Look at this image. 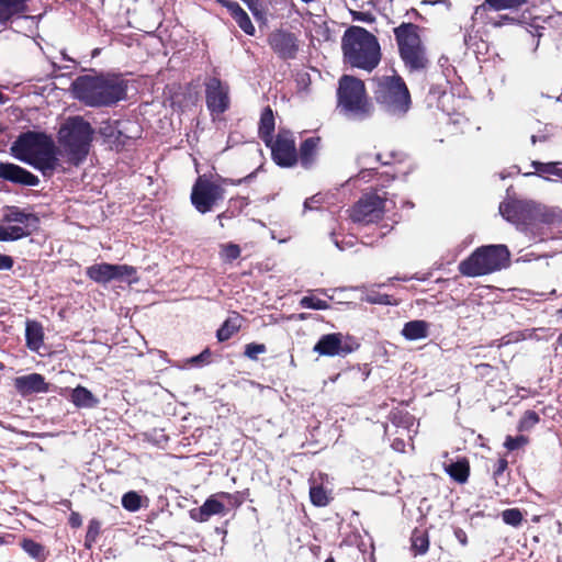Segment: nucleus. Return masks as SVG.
I'll return each mask as SVG.
<instances>
[{
  "mask_svg": "<svg viewBox=\"0 0 562 562\" xmlns=\"http://www.w3.org/2000/svg\"><path fill=\"white\" fill-rule=\"evenodd\" d=\"M25 344L30 350L38 352L44 344V330L41 323L36 321L26 322Z\"/></svg>",
  "mask_w": 562,
  "mask_h": 562,
  "instance_id": "a878e982",
  "label": "nucleus"
},
{
  "mask_svg": "<svg viewBox=\"0 0 562 562\" xmlns=\"http://www.w3.org/2000/svg\"><path fill=\"white\" fill-rule=\"evenodd\" d=\"M419 31L420 27L411 22H403L393 30L400 57L409 72L424 70L429 64Z\"/></svg>",
  "mask_w": 562,
  "mask_h": 562,
  "instance_id": "423d86ee",
  "label": "nucleus"
},
{
  "mask_svg": "<svg viewBox=\"0 0 562 562\" xmlns=\"http://www.w3.org/2000/svg\"><path fill=\"white\" fill-rule=\"evenodd\" d=\"M235 216H236L235 210H232L231 206H228L224 212H222L217 215V220L220 221V226L224 227L223 220H232Z\"/></svg>",
  "mask_w": 562,
  "mask_h": 562,
  "instance_id": "052dcab7",
  "label": "nucleus"
},
{
  "mask_svg": "<svg viewBox=\"0 0 562 562\" xmlns=\"http://www.w3.org/2000/svg\"><path fill=\"white\" fill-rule=\"evenodd\" d=\"M544 140H546V136L531 135V143L532 144H536L537 142H544Z\"/></svg>",
  "mask_w": 562,
  "mask_h": 562,
  "instance_id": "69168bd1",
  "label": "nucleus"
},
{
  "mask_svg": "<svg viewBox=\"0 0 562 562\" xmlns=\"http://www.w3.org/2000/svg\"><path fill=\"white\" fill-rule=\"evenodd\" d=\"M501 215L517 226H528L536 221L553 223L555 215L544 207L536 206L530 202L507 201L499 205Z\"/></svg>",
  "mask_w": 562,
  "mask_h": 562,
  "instance_id": "1a4fd4ad",
  "label": "nucleus"
},
{
  "mask_svg": "<svg viewBox=\"0 0 562 562\" xmlns=\"http://www.w3.org/2000/svg\"><path fill=\"white\" fill-rule=\"evenodd\" d=\"M429 549V536L427 530L415 528L411 536V550L415 557L427 553Z\"/></svg>",
  "mask_w": 562,
  "mask_h": 562,
  "instance_id": "473e14b6",
  "label": "nucleus"
},
{
  "mask_svg": "<svg viewBox=\"0 0 562 562\" xmlns=\"http://www.w3.org/2000/svg\"><path fill=\"white\" fill-rule=\"evenodd\" d=\"M267 352L265 344L250 342L245 346L244 355L250 360H258V355Z\"/></svg>",
  "mask_w": 562,
  "mask_h": 562,
  "instance_id": "37998d69",
  "label": "nucleus"
},
{
  "mask_svg": "<svg viewBox=\"0 0 562 562\" xmlns=\"http://www.w3.org/2000/svg\"><path fill=\"white\" fill-rule=\"evenodd\" d=\"M13 385L15 391L22 397H27L37 393H47L49 391V384L40 373H30L26 375L16 376L13 380Z\"/></svg>",
  "mask_w": 562,
  "mask_h": 562,
  "instance_id": "a211bd4d",
  "label": "nucleus"
},
{
  "mask_svg": "<svg viewBox=\"0 0 562 562\" xmlns=\"http://www.w3.org/2000/svg\"><path fill=\"white\" fill-rule=\"evenodd\" d=\"M13 265L14 260L11 256L0 254V270H11Z\"/></svg>",
  "mask_w": 562,
  "mask_h": 562,
  "instance_id": "13d9d810",
  "label": "nucleus"
},
{
  "mask_svg": "<svg viewBox=\"0 0 562 562\" xmlns=\"http://www.w3.org/2000/svg\"><path fill=\"white\" fill-rule=\"evenodd\" d=\"M513 22H520L518 14L508 15V14L497 13L496 15H494V20H493L494 26H501L506 23H513Z\"/></svg>",
  "mask_w": 562,
  "mask_h": 562,
  "instance_id": "603ef678",
  "label": "nucleus"
},
{
  "mask_svg": "<svg viewBox=\"0 0 562 562\" xmlns=\"http://www.w3.org/2000/svg\"><path fill=\"white\" fill-rule=\"evenodd\" d=\"M527 438L525 436H517V437H507L505 440V447L513 451L516 449H519L524 445H526Z\"/></svg>",
  "mask_w": 562,
  "mask_h": 562,
  "instance_id": "3c124183",
  "label": "nucleus"
},
{
  "mask_svg": "<svg viewBox=\"0 0 562 562\" xmlns=\"http://www.w3.org/2000/svg\"><path fill=\"white\" fill-rule=\"evenodd\" d=\"M446 473L459 484L468 482L470 476V462L467 458H460L457 461H451L443 464Z\"/></svg>",
  "mask_w": 562,
  "mask_h": 562,
  "instance_id": "393cba45",
  "label": "nucleus"
},
{
  "mask_svg": "<svg viewBox=\"0 0 562 562\" xmlns=\"http://www.w3.org/2000/svg\"><path fill=\"white\" fill-rule=\"evenodd\" d=\"M30 0H0V24L7 25L14 19L26 18Z\"/></svg>",
  "mask_w": 562,
  "mask_h": 562,
  "instance_id": "412c9836",
  "label": "nucleus"
},
{
  "mask_svg": "<svg viewBox=\"0 0 562 562\" xmlns=\"http://www.w3.org/2000/svg\"><path fill=\"white\" fill-rule=\"evenodd\" d=\"M300 305L304 308H312L317 311H324L329 308V304L327 301L315 297V296H304L300 301Z\"/></svg>",
  "mask_w": 562,
  "mask_h": 562,
  "instance_id": "ea45409f",
  "label": "nucleus"
},
{
  "mask_svg": "<svg viewBox=\"0 0 562 562\" xmlns=\"http://www.w3.org/2000/svg\"><path fill=\"white\" fill-rule=\"evenodd\" d=\"M476 34L479 37V41L474 43L475 45V53L477 55H485L490 50V33L488 30H476Z\"/></svg>",
  "mask_w": 562,
  "mask_h": 562,
  "instance_id": "58836bf2",
  "label": "nucleus"
},
{
  "mask_svg": "<svg viewBox=\"0 0 562 562\" xmlns=\"http://www.w3.org/2000/svg\"><path fill=\"white\" fill-rule=\"evenodd\" d=\"M86 276L95 283L106 284L111 281H137V270L128 265L94 263L86 269Z\"/></svg>",
  "mask_w": 562,
  "mask_h": 562,
  "instance_id": "9d476101",
  "label": "nucleus"
},
{
  "mask_svg": "<svg viewBox=\"0 0 562 562\" xmlns=\"http://www.w3.org/2000/svg\"><path fill=\"white\" fill-rule=\"evenodd\" d=\"M510 262V254L506 246L494 245V271L507 268Z\"/></svg>",
  "mask_w": 562,
  "mask_h": 562,
  "instance_id": "72a5a7b5",
  "label": "nucleus"
},
{
  "mask_svg": "<svg viewBox=\"0 0 562 562\" xmlns=\"http://www.w3.org/2000/svg\"><path fill=\"white\" fill-rule=\"evenodd\" d=\"M20 547L36 562H45L49 555V550L44 544L31 538H23L20 541Z\"/></svg>",
  "mask_w": 562,
  "mask_h": 562,
  "instance_id": "7c9ffc66",
  "label": "nucleus"
},
{
  "mask_svg": "<svg viewBox=\"0 0 562 562\" xmlns=\"http://www.w3.org/2000/svg\"><path fill=\"white\" fill-rule=\"evenodd\" d=\"M520 391L526 392L525 389L519 390L514 384H512L509 387H506V390H497V401L503 404L516 397H524L525 395L519 394Z\"/></svg>",
  "mask_w": 562,
  "mask_h": 562,
  "instance_id": "a19ab883",
  "label": "nucleus"
},
{
  "mask_svg": "<svg viewBox=\"0 0 562 562\" xmlns=\"http://www.w3.org/2000/svg\"><path fill=\"white\" fill-rule=\"evenodd\" d=\"M217 494L210 496L198 509L191 510V518L199 522L207 521L212 516L225 513V505L218 501Z\"/></svg>",
  "mask_w": 562,
  "mask_h": 562,
  "instance_id": "4be33fe9",
  "label": "nucleus"
},
{
  "mask_svg": "<svg viewBox=\"0 0 562 562\" xmlns=\"http://www.w3.org/2000/svg\"><path fill=\"white\" fill-rule=\"evenodd\" d=\"M122 506L128 512H137L142 507V497L135 491H130L122 496Z\"/></svg>",
  "mask_w": 562,
  "mask_h": 562,
  "instance_id": "4c0bfd02",
  "label": "nucleus"
},
{
  "mask_svg": "<svg viewBox=\"0 0 562 562\" xmlns=\"http://www.w3.org/2000/svg\"><path fill=\"white\" fill-rule=\"evenodd\" d=\"M94 131L82 116L68 117L58 131V142L64 148L68 161L75 166L86 160Z\"/></svg>",
  "mask_w": 562,
  "mask_h": 562,
  "instance_id": "39448f33",
  "label": "nucleus"
},
{
  "mask_svg": "<svg viewBox=\"0 0 562 562\" xmlns=\"http://www.w3.org/2000/svg\"><path fill=\"white\" fill-rule=\"evenodd\" d=\"M247 200L246 198H241V196H237V198H232L229 200V206L232 210H235L236 212V215L239 214L241 212V210L247 205Z\"/></svg>",
  "mask_w": 562,
  "mask_h": 562,
  "instance_id": "6e6d98bb",
  "label": "nucleus"
},
{
  "mask_svg": "<svg viewBox=\"0 0 562 562\" xmlns=\"http://www.w3.org/2000/svg\"><path fill=\"white\" fill-rule=\"evenodd\" d=\"M502 519L506 525L517 527L522 520V514L517 508L506 509L502 513Z\"/></svg>",
  "mask_w": 562,
  "mask_h": 562,
  "instance_id": "79ce46f5",
  "label": "nucleus"
},
{
  "mask_svg": "<svg viewBox=\"0 0 562 562\" xmlns=\"http://www.w3.org/2000/svg\"><path fill=\"white\" fill-rule=\"evenodd\" d=\"M344 60L353 68L372 71L381 60L378 38L367 29L349 26L341 38Z\"/></svg>",
  "mask_w": 562,
  "mask_h": 562,
  "instance_id": "7ed1b4c3",
  "label": "nucleus"
},
{
  "mask_svg": "<svg viewBox=\"0 0 562 562\" xmlns=\"http://www.w3.org/2000/svg\"><path fill=\"white\" fill-rule=\"evenodd\" d=\"M531 166L533 167L535 171L532 172H526L524 176L530 177V176H538L544 180L548 181H554L557 179H560L562 181V162L555 161V162H541L533 160L531 162Z\"/></svg>",
  "mask_w": 562,
  "mask_h": 562,
  "instance_id": "5701e85b",
  "label": "nucleus"
},
{
  "mask_svg": "<svg viewBox=\"0 0 562 562\" xmlns=\"http://www.w3.org/2000/svg\"><path fill=\"white\" fill-rule=\"evenodd\" d=\"M101 533V522L98 519H91L85 537V548L91 549Z\"/></svg>",
  "mask_w": 562,
  "mask_h": 562,
  "instance_id": "c9c22d12",
  "label": "nucleus"
},
{
  "mask_svg": "<svg viewBox=\"0 0 562 562\" xmlns=\"http://www.w3.org/2000/svg\"><path fill=\"white\" fill-rule=\"evenodd\" d=\"M272 52L282 60H291L297 57L301 47L299 37L283 29L272 31L267 38Z\"/></svg>",
  "mask_w": 562,
  "mask_h": 562,
  "instance_id": "4468645a",
  "label": "nucleus"
},
{
  "mask_svg": "<svg viewBox=\"0 0 562 562\" xmlns=\"http://www.w3.org/2000/svg\"><path fill=\"white\" fill-rule=\"evenodd\" d=\"M5 228H7V233H8V237L10 239V241L27 237L33 233L32 229L23 228L22 226H19V225H12V226H8Z\"/></svg>",
  "mask_w": 562,
  "mask_h": 562,
  "instance_id": "c03bdc74",
  "label": "nucleus"
},
{
  "mask_svg": "<svg viewBox=\"0 0 562 562\" xmlns=\"http://www.w3.org/2000/svg\"><path fill=\"white\" fill-rule=\"evenodd\" d=\"M538 422V414L533 411H527L519 422V428L521 430H528L532 428Z\"/></svg>",
  "mask_w": 562,
  "mask_h": 562,
  "instance_id": "a18cd8bd",
  "label": "nucleus"
},
{
  "mask_svg": "<svg viewBox=\"0 0 562 562\" xmlns=\"http://www.w3.org/2000/svg\"><path fill=\"white\" fill-rule=\"evenodd\" d=\"M367 301L372 304L392 305L395 304L393 297L389 294L375 293L368 295Z\"/></svg>",
  "mask_w": 562,
  "mask_h": 562,
  "instance_id": "09e8293b",
  "label": "nucleus"
},
{
  "mask_svg": "<svg viewBox=\"0 0 562 562\" xmlns=\"http://www.w3.org/2000/svg\"><path fill=\"white\" fill-rule=\"evenodd\" d=\"M491 8H492V0H485L483 4L476 7L474 15H473L474 23L477 24L479 20H483V15Z\"/></svg>",
  "mask_w": 562,
  "mask_h": 562,
  "instance_id": "5fc2aeb1",
  "label": "nucleus"
},
{
  "mask_svg": "<svg viewBox=\"0 0 562 562\" xmlns=\"http://www.w3.org/2000/svg\"><path fill=\"white\" fill-rule=\"evenodd\" d=\"M337 109L353 121H366L374 113V105L368 95L364 82L351 75H342L338 80Z\"/></svg>",
  "mask_w": 562,
  "mask_h": 562,
  "instance_id": "20e7f679",
  "label": "nucleus"
},
{
  "mask_svg": "<svg viewBox=\"0 0 562 562\" xmlns=\"http://www.w3.org/2000/svg\"><path fill=\"white\" fill-rule=\"evenodd\" d=\"M241 1L248 7V9L251 11V13L256 20H258V21L265 20V12L260 8V4H259V2L261 0H241Z\"/></svg>",
  "mask_w": 562,
  "mask_h": 562,
  "instance_id": "de8ad7c7",
  "label": "nucleus"
},
{
  "mask_svg": "<svg viewBox=\"0 0 562 562\" xmlns=\"http://www.w3.org/2000/svg\"><path fill=\"white\" fill-rule=\"evenodd\" d=\"M128 81L117 74L82 75L71 89L76 99L92 108L112 106L127 97Z\"/></svg>",
  "mask_w": 562,
  "mask_h": 562,
  "instance_id": "f257e3e1",
  "label": "nucleus"
},
{
  "mask_svg": "<svg viewBox=\"0 0 562 562\" xmlns=\"http://www.w3.org/2000/svg\"><path fill=\"white\" fill-rule=\"evenodd\" d=\"M241 180H234L216 175L207 177L206 175L199 176L192 187L190 200L194 209L205 214L211 212L218 201L225 198L226 186H239Z\"/></svg>",
  "mask_w": 562,
  "mask_h": 562,
  "instance_id": "6e6552de",
  "label": "nucleus"
},
{
  "mask_svg": "<svg viewBox=\"0 0 562 562\" xmlns=\"http://www.w3.org/2000/svg\"><path fill=\"white\" fill-rule=\"evenodd\" d=\"M241 254V249L239 245L234 243H227L221 245L220 257L224 262H233L237 258H239Z\"/></svg>",
  "mask_w": 562,
  "mask_h": 562,
  "instance_id": "e433bc0d",
  "label": "nucleus"
},
{
  "mask_svg": "<svg viewBox=\"0 0 562 562\" xmlns=\"http://www.w3.org/2000/svg\"><path fill=\"white\" fill-rule=\"evenodd\" d=\"M0 180L24 187H37L40 184L36 175L13 162H0Z\"/></svg>",
  "mask_w": 562,
  "mask_h": 562,
  "instance_id": "f3484780",
  "label": "nucleus"
},
{
  "mask_svg": "<svg viewBox=\"0 0 562 562\" xmlns=\"http://www.w3.org/2000/svg\"><path fill=\"white\" fill-rule=\"evenodd\" d=\"M459 271L465 277H477L492 272V245L477 248L459 263Z\"/></svg>",
  "mask_w": 562,
  "mask_h": 562,
  "instance_id": "2eb2a0df",
  "label": "nucleus"
},
{
  "mask_svg": "<svg viewBox=\"0 0 562 562\" xmlns=\"http://www.w3.org/2000/svg\"><path fill=\"white\" fill-rule=\"evenodd\" d=\"M126 127L122 121H105L99 130L100 135L116 150L125 147L132 138L126 133Z\"/></svg>",
  "mask_w": 562,
  "mask_h": 562,
  "instance_id": "6ab92c4d",
  "label": "nucleus"
},
{
  "mask_svg": "<svg viewBox=\"0 0 562 562\" xmlns=\"http://www.w3.org/2000/svg\"><path fill=\"white\" fill-rule=\"evenodd\" d=\"M68 524L71 528H79L82 525L81 515L78 512H71L68 518Z\"/></svg>",
  "mask_w": 562,
  "mask_h": 562,
  "instance_id": "bf43d9fd",
  "label": "nucleus"
},
{
  "mask_svg": "<svg viewBox=\"0 0 562 562\" xmlns=\"http://www.w3.org/2000/svg\"><path fill=\"white\" fill-rule=\"evenodd\" d=\"M216 3L222 5L227 10L232 19L237 23V25L250 36H254L256 33V29L248 15V13L240 7V4L235 0H215Z\"/></svg>",
  "mask_w": 562,
  "mask_h": 562,
  "instance_id": "aec40b11",
  "label": "nucleus"
},
{
  "mask_svg": "<svg viewBox=\"0 0 562 562\" xmlns=\"http://www.w3.org/2000/svg\"><path fill=\"white\" fill-rule=\"evenodd\" d=\"M70 401L72 404L79 408H93L99 404V400L97 396L92 394L87 387L82 385H78L75 387L70 394Z\"/></svg>",
  "mask_w": 562,
  "mask_h": 562,
  "instance_id": "c756f323",
  "label": "nucleus"
},
{
  "mask_svg": "<svg viewBox=\"0 0 562 562\" xmlns=\"http://www.w3.org/2000/svg\"><path fill=\"white\" fill-rule=\"evenodd\" d=\"M359 344L352 339L342 341L340 333L323 335L313 348V351L319 356L334 357L347 356L359 348Z\"/></svg>",
  "mask_w": 562,
  "mask_h": 562,
  "instance_id": "dca6fc26",
  "label": "nucleus"
},
{
  "mask_svg": "<svg viewBox=\"0 0 562 562\" xmlns=\"http://www.w3.org/2000/svg\"><path fill=\"white\" fill-rule=\"evenodd\" d=\"M11 154L40 170L44 177H52L59 166L57 147L53 138L43 132L21 133L11 145Z\"/></svg>",
  "mask_w": 562,
  "mask_h": 562,
  "instance_id": "f03ea898",
  "label": "nucleus"
},
{
  "mask_svg": "<svg viewBox=\"0 0 562 562\" xmlns=\"http://www.w3.org/2000/svg\"><path fill=\"white\" fill-rule=\"evenodd\" d=\"M310 498L313 505L317 507L327 506L330 497L323 485H314L310 488Z\"/></svg>",
  "mask_w": 562,
  "mask_h": 562,
  "instance_id": "f704fd0d",
  "label": "nucleus"
},
{
  "mask_svg": "<svg viewBox=\"0 0 562 562\" xmlns=\"http://www.w3.org/2000/svg\"><path fill=\"white\" fill-rule=\"evenodd\" d=\"M217 496L220 498L227 499L229 503H232L236 507L240 506L243 504V502H244V499H243V497H241L239 492H236L235 494H231V493H227V492H220V493H217Z\"/></svg>",
  "mask_w": 562,
  "mask_h": 562,
  "instance_id": "864d4df0",
  "label": "nucleus"
},
{
  "mask_svg": "<svg viewBox=\"0 0 562 562\" xmlns=\"http://www.w3.org/2000/svg\"><path fill=\"white\" fill-rule=\"evenodd\" d=\"M376 159H378L379 161H381L382 164H384V165L389 164L387 161H383V160H382V156H381L380 154H378V155H376Z\"/></svg>",
  "mask_w": 562,
  "mask_h": 562,
  "instance_id": "774afa93",
  "label": "nucleus"
},
{
  "mask_svg": "<svg viewBox=\"0 0 562 562\" xmlns=\"http://www.w3.org/2000/svg\"><path fill=\"white\" fill-rule=\"evenodd\" d=\"M506 467H507V462H506V460L501 459V460H499V462H498V469H497V471H498V472H502V471H504V470L506 469Z\"/></svg>",
  "mask_w": 562,
  "mask_h": 562,
  "instance_id": "0e129e2a",
  "label": "nucleus"
},
{
  "mask_svg": "<svg viewBox=\"0 0 562 562\" xmlns=\"http://www.w3.org/2000/svg\"><path fill=\"white\" fill-rule=\"evenodd\" d=\"M384 207L385 199L375 192L366 193L350 209V218L362 225L376 223L382 220Z\"/></svg>",
  "mask_w": 562,
  "mask_h": 562,
  "instance_id": "9b49d317",
  "label": "nucleus"
},
{
  "mask_svg": "<svg viewBox=\"0 0 562 562\" xmlns=\"http://www.w3.org/2000/svg\"><path fill=\"white\" fill-rule=\"evenodd\" d=\"M211 356H212V353H211L210 349L206 348L198 356L191 357L188 360V363L191 364L192 367H202L204 364L210 363Z\"/></svg>",
  "mask_w": 562,
  "mask_h": 562,
  "instance_id": "49530a36",
  "label": "nucleus"
},
{
  "mask_svg": "<svg viewBox=\"0 0 562 562\" xmlns=\"http://www.w3.org/2000/svg\"><path fill=\"white\" fill-rule=\"evenodd\" d=\"M319 137H308L304 139L297 150V161L304 168H310L314 161Z\"/></svg>",
  "mask_w": 562,
  "mask_h": 562,
  "instance_id": "c85d7f7f",
  "label": "nucleus"
},
{
  "mask_svg": "<svg viewBox=\"0 0 562 562\" xmlns=\"http://www.w3.org/2000/svg\"><path fill=\"white\" fill-rule=\"evenodd\" d=\"M527 1L528 0H494V11L517 8Z\"/></svg>",
  "mask_w": 562,
  "mask_h": 562,
  "instance_id": "8fccbe9b",
  "label": "nucleus"
},
{
  "mask_svg": "<svg viewBox=\"0 0 562 562\" xmlns=\"http://www.w3.org/2000/svg\"><path fill=\"white\" fill-rule=\"evenodd\" d=\"M454 536L457 537V539L459 540V542L462 546L467 544V542H468L467 533L461 528L454 529Z\"/></svg>",
  "mask_w": 562,
  "mask_h": 562,
  "instance_id": "680f3d73",
  "label": "nucleus"
},
{
  "mask_svg": "<svg viewBox=\"0 0 562 562\" xmlns=\"http://www.w3.org/2000/svg\"><path fill=\"white\" fill-rule=\"evenodd\" d=\"M7 100V97L0 91V104L4 103Z\"/></svg>",
  "mask_w": 562,
  "mask_h": 562,
  "instance_id": "338daca9",
  "label": "nucleus"
},
{
  "mask_svg": "<svg viewBox=\"0 0 562 562\" xmlns=\"http://www.w3.org/2000/svg\"><path fill=\"white\" fill-rule=\"evenodd\" d=\"M276 130V120L272 109L268 105L266 106L261 114L259 120V126H258V136L259 138L265 143V145H269L271 143V139L274 138Z\"/></svg>",
  "mask_w": 562,
  "mask_h": 562,
  "instance_id": "b1692460",
  "label": "nucleus"
},
{
  "mask_svg": "<svg viewBox=\"0 0 562 562\" xmlns=\"http://www.w3.org/2000/svg\"><path fill=\"white\" fill-rule=\"evenodd\" d=\"M243 316L234 312L232 316L224 321L221 327L216 331V338L218 341H227L241 328Z\"/></svg>",
  "mask_w": 562,
  "mask_h": 562,
  "instance_id": "bb28decb",
  "label": "nucleus"
},
{
  "mask_svg": "<svg viewBox=\"0 0 562 562\" xmlns=\"http://www.w3.org/2000/svg\"><path fill=\"white\" fill-rule=\"evenodd\" d=\"M205 103L212 116L224 114L231 106L229 87L217 77L206 79Z\"/></svg>",
  "mask_w": 562,
  "mask_h": 562,
  "instance_id": "ddd939ff",
  "label": "nucleus"
},
{
  "mask_svg": "<svg viewBox=\"0 0 562 562\" xmlns=\"http://www.w3.org/2000/svg\"><path fill=\"white\" fill-rule=\"evenodd\" d=\"M322 203V199L318 195H313L311 198H307L304 202V210L313 211L318 210Z\"/></svg>",
  "mask_w": 562,
  "mask_h": 562,
  "instance_id": "4d7b16f0",
  "label": "nucleus"
},
{
  "mask_svg": "<svg viewBox=\"0 0 562 562\" xmlns=\"http://www.w3.org/2000/svg\"><path fill=\"white\" fill-rule=\"evenodd\" d=\"M373 93L375 101L393 115L402 116L411 109V92L404 79L396 72L376 78Z\"/></svg>",
  "mask_w": 562,
  "mask_h": 562,
  "instance_id": "0eeeda50",
  "label": "nucleus"
},
{
  "mask_svg": "<svg viewBox=\"0 0 562 562\" xmlns=\"http://www.w3.org/2000/svg\"><path fill=\"white\" fill-rule=\"evenodd\" d=\"M0 241H10L4 226H0Z\"/></svg>",
  "mask_w": 562,
  "mask_h": 562,
  "instance_id": "e2e57ef3",
  "label": "nucleus"
},
{
  "mask_svg": "<svg viewBox=\"0 0 562 562\" xmlns=\"http://www.w3.org/2000/svg\"><path fill=\"white\" fill-rule=\"evenodd\" d=\"M273 161L283 168H290L297 162V149L295 139L290 131L281 130L269 145Z\"/></svg>",
  "mask_w": 562,
  "mask_h": 562,
  "instance_id": "f8f14e48",
  "label": "nucleus"
},
{
  "mask_svg": "<svg viewBox=\"0 0 562 562\" xmlns=\"http://www.w3.org/2000/svg\"><path fill=\"white\" fill-rule=\"evenodd\" d=\"M429 325L426 321L415 319L404 324L402 335L407 340H418L428 336Z\"/></svg>",
  "mask_w": 562,
  "mask_h": 562,
  "instance_id": "2f4dec72",
  "label": "nucleus"
},
{
  "mask_svg": "<svg viewBox=\"0 0 562 562\" xmlns=\"http://www.w3.org/2000/svg\"><path fill=\"white\" fill-rule=\"evenodd\" d=\"M4 221L20 223L23 225V228H30L32 232L36 231L40 225V218L36 214L25 213L15 206L4 216Z\"/></svg>",
  "mask_w": 562,
  "mask_h": 562,
  "instance_id": "cd10ccee",
  "label": "nucleus"
}]
</instances>
